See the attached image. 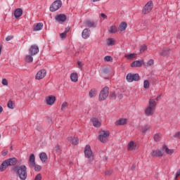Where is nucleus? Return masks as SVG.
Returning <instances> with one entry per match:
<instances>
[{"label":"nucleus","mask_w":180,"mask_h":180,"mask_svg":"<svg viewBox=\"0 0 180 180\" xmlns=\"http://www.w3.org/2000/svg\"><path fill=\"white\" fill-rule=\"evenodd\" d=\"M69 140L74 146H77L79 143L78 138H70Z\"/></svg>","instance_id":"obj_32"},{"label":"nucleus","mask_w":180,"mask_h":180,"mask_svg":"<svg viewBox=\"0 0 180 180\" xmlns=\"http://www.w3.org/2000/svg\"><path fill=\"white\" fill-rule=\"evenodd\" d=\"M127 150L128 151H134L137 150V145L134 143V141H131L128 143Z\"/></svg>","instance_id":"obj_12"},{"label":"nucleus","mask_w":180,"mask_h":180,"mask_svg":"<svg viewBox=\"0 0 180 180\" xmlns=\"http://www.w3.org/2000/svg\"><path fill=\"white\" fill-rule=\"evenodd\" d=\"M157 109V101L154 98H150L148 101V105L145 109L146 116H153Z\"/></svg>","instance_id":"obj_2"},{"label":"nucleus","mask_w":180,"mask_h":180,"mask_svg":"<svg viewBox=\"0 0 180 180\" xmlns=\"http://www.w3.org/2000/svg\"><path fill=\"white\" fill-rule=\"evenodd\" d=\"M89 95L91 98H95V96H96V91H90Z\"/></svg>","instance_id":"obj_42"},{"label":"nucleus","mask_w":180,"mask_h":180,"mask_svg":"<svg viewBox=\"0 0 180 180\" xmlns=\"http://www.w3.org/2000/svg\"><path fill=\"white\" fill-rule=\"evenodd\" d=\"M111 99H116V92L112 91L110 93Z\"/></svg>","instance_id":"obj_48"},{"label":"nucleus","mask_w":180,"mask_h":180,"mask_svg":"<svg viewBox=\"0 0 180 180\" xmlns=\"http://www.w3.org/2000/svg\"><path fill=\"white\" fill-rule=\"evenodd\" d=\"M56 22H65L67 20V16L64 14H59L55 17Z\"/></svg>","instance_id":"obj_15"},{"label":"nucleus","mask_w":180,"mask_h":180,"mask_svg":"<svg viewBox=\"0 0 180 180\" xmlns=\"http://www.w3.org/2000/svg\"><path fill=\"white\" fill-rule=\"evenodd\" d=\"M1 51H2V46H0V55H1Z\"/></svg>","instance_id":"obj_63"},{"label":"nucleus","mask_w":180,"mask_h":180,"mask_svg":"<svg viewBox=\"0 0 180 180\" xmlns=\"http://www.w3.org/2000/svg\"><path fill=\"white\" fill-rule=\"evenodd\" d=\"M61 6H63L61 0H56L51 5L49 10L51 12H56V11H58Z\"/></svg>","instance_id":"obj_5"},{"label":"nucleus","mask_w":180,"mask_h":180,"mask_svg":"<svg viewBox=\"0 0 180 180\" xmlns=\"http://www.w3.org/2000/svg\"><path fill=\"white\" fill-rule=\"evenodd\" d=\"M151 127L150 125H146L144 127L142 128L141 131L142 133H146L148 130H150Z\"/></svg>","instance_id":"obj_39"},{"label":"nucleus","mask_w":180,"mask_h":180,"mask_svg":"<svg viewBox=\"0 0 180 180\" xmlns=\"http://www.w3.org/2000/svg\"><path fill=\"white\" fill-rule=\"evenodd\" d=\"M160 98H161V95L158 96L157 98L155 99H153V100L155 102L156 101H158V99H160Z\"/></svg>","instance_id":"obj_55"},{"label":"nucleus","mask_w":180,"mask_h":180,"mask_svg":"<svg viewBox=\"0 0 180 180\" xmlns=\"http://www.w3.org/2000/svg\"><path fill=\"white\" fill-rule=\"evenodd\" d=\"M91 36V30L89 29H84L82 33V37L83 39H89Z\"/></svg>","instance_id":"obj_16"},{"label":"nucleus","mask_w":180,"mask_h":180,"mask_svg":"<svg viewBox=\"0 0 180 180\" xmlns=\"http://www.w3.org/2000/svg\"><path fill=\"white\" fill-rule=\"evenodd\" d=\"M33 56L32 54L27 55L25 58V63H33Z\"/></svg>","instance_id":"obj_29"},{"label":"nucleus","mask_w":180,"mask_h":180,"mask_svg":"<svg viewBox=\"0 0 180 180\" xmlns=\"http://www.w3.org/2000/svg\"><path fill=\"white\" fill-rule=\"evenodd\" d=\"M117 32V27L115 25H112L110 27L109 33H112V34Z\"/></svg>","instance_id":"obj_33"},{"label":"nucleus","mask_w":180,"mask_h":180,"mask_svg":"<svg viewBox=\"0 0 180 180\" xmlns=\"http://www.w3.org/2000/svg\"><path fill=\"white\" fill-rule=\"evenodd\" d=\"M77 65H78V68H79V70H82V67H84V65H85V64L82 62V61H77Z\"/></svg>","instance_id":"obj_44"},{"label":"nucleus","mask_w":180,"mask_h":180,"mask_svg":"<svg viewBox=\"0 0 180 180\" xmlns=\"http://www.w3.org/2000/svg\"><path fill=\"white\" fill-rule=\"evenodd\" d=\"M8 167H10L8 161L6 160L3 161V162L0 165V172H4V171H6Z\"/></svg>","instance_id":"obj_17"},{"label":"nucleus","mask_w":180,"mask_h":180,"mask_svg":"<svg viewBox=\"0 0 180 180\" xmlns=\"http://www.w3.org/2000/svg\"><path fill=\"white\" fill-rule=\"evenodd\" d=\"M84 157L86 158H92V157H94V153L89 145H86L84 148Z\"/></svg>","instance_id":"obj_7"},{"label":"nucleus","mask_w":180,"mask_h":180,"mask_svg":"<svg viewBox=\"0 0 180 180\" xmlns=\"http://www.w3.org/2000/svg\"><path fill=\"white\" fill-rule=\"evenodd\" d=\"M169 54V49H165L160 52V56H168Z\"/></svg>","instance_id":"obj_36"},{"label":"nucleus","mask_w":180,"mask_h":180,"mask_svg":"<svg viewBox=\"0 0 180 180\" xmlns=\"http://www.w3.org/2000/svg\"><path fill=\"white\" fill-rule=\"evenodd\" d=\"M29 53L32 56H36L39 53V46L37 45H32L29 49Z\"/></svg>","instance_id":"obj_9"},{"label":"nucleus","mask_w":180,"mask_h":180,"mask_svg":"<svg viewBox=\"0 0 180 180\" xmlns=\"http://www.w3.org/2000/svg\"><path fill=\"white\" fill-rule=\"evenodd\" d=\"M39 157L42 162H47V160H49L47 154L44 152L39 153Z\"/></svg>","instance_id":"obj_22"},{"label":"nucleus","mask_w":180,"mask_h":180,"mask_svg":"<svg viewBox=\"0 0 180 180\" xmlns=\"http://www.w3.org/2000/svg\"><path fill=\"white\" fill-rule=\"evenodd\" d=\"M46 105L52 106V105H54V103L56 102V97L54 96H49L46 97Z\"/></svg>","instance_id":"obj_10"},{"label":"nucleus","mask_w":180,"mask_h":180,"mask_svg":"<svg viewBox=\"0 0 180 180\" xmlns=\"http://www.w3.org/2000/svg\"><path fill=\"white\" fill-rule=\"evenodd\" d=\"M85 25L87 27H95V22L91 20H86Z\"/></svg>","instance_id":"obj_31"},{"label":"nucleus","mask_w":180,"mask_h":180,"mask_svg":"<svg viewBox=\"0 0 180 180\" xmlns=\"http://www.w3.org/2000/svg\"><path fill=\"white\" fill-rule=\"evenodd\" d=\"M125 58L127 60H134L137 57V54L136 53H127L124 55Z\"/></svg>","instance_id":"obj_26"},{"label":"nucleus","mask_w":180,"mask_h":180,"mask_svg":"<svg viewBox=\"0 0 180 180\" xmlns=\"http://www.w3.org/2000/svg\"><path fill=\"white\" fill-rule=\"evenodd\" d=\"M110 133L108 130H101L99 131L98 139L101 143H108Z\"/></svg>","instance_id":"obj_3"},{"label":"nucleus","mask_w":180,"mask_h":180,"mask_svg":"<svg viewBox=\"0 0 180 180\" xmlns=\"http://www.w3.org/2000/svg\"><path fill=\"white\" fill-rule=\"evenodd\" d=\"M143 65H144V60H135L131 64V67L132 68H137V67H141Z\"/></svg>","instance_id":"obj_14"},{"label":"nucleus","mask_w":180,"mask_h":180,"mask_svg":"<svg viewBox=\"0 0 180 180\" xmlns=\"http://www.w3.org/2000/svg\"><path fill=\"white\" fill-rule=\"evenodd\" d=\"M23 15V11L21 8H17L14 11V16L16 19H19Z\"/></svg>","instance_id":"obj_19"},{"label":"nucleus","mask_w":180,"mask_h":180,"mask_svg":"<svg viewBox=\"0 0 180 180\" xmlns=\"http://www.w3.org/2000/svg\"><path fill=\"white\" fill-rule=\"evenodd\" d=\"M91 122L93 123V126H94V127H101L102 124L96 117L91 118Z\"/></svg>","instance_id":"obj_18"},{"label":"nucleus","mask_w":180,"mask_h":180,"mask_svg":"<svg viewBox=\"0 0 180 180\" xmlns=\"http://www.w3.org/2000/svg\"><path fill=\"white\" fill-rule=\"evenodd\" d=\"M134 168H136V166L132 165V167H131V169H132V171H133V169H134Z\"/></svg>","instance_id":"obj_62"},{"label":"nucleus","mask_w":180,"mask_h":180,"mask_svg":"<svg viewBox=\"0 0 180 180\" xmlns=\"http://www.w3.org/2000/svg\"><path fill=\"white\" fill-rule=\"evenodd\" d=\"M126 78L128 82H133V81H140V75H139V74L129 73L127 75Z\"/></svg>","instance_id":"obj_6"},{"label":"nucleus","mask_w":180,"mask_h":180,"mask_svg":"<svg viewBox=\"0 0 180 180\" xmlns=\"http://www.w3.org/2000/svg\"><path fill=\"white\" fill-rule=\"evenodd\" d=\"M143 87L146 89H148V88H150V82H148V80H145L143 82Z\"/></svg>","instance_id":"obj_40"},{"label":"nucleus","mask_w":180,"mask_h":180,"mask_svg":"<svg viewBox=\"0 0 180 180\" xmlns=\"http://www.w3.org/2000/svg\"><path fill=\"white\" fill-rule=\"evenodd\" d=\"M2 110H4V108L0 105V113H2Z\"/></svg>","instance_id":"obj_60"},{"label":"nucleus","mask_w":180,"mask_h":180,"mask_svg":"<svg viewBox=\"0 0 180 180\" xmlns=\"http://www.w3.org/2000/svg\"><path fill=\"white\" fill-rule=\"evenodd\" d=\"M126 29H127V23L124 22H121V24L119 26V30H120V32H124Z\"/></svg>","instance_id":"obj_28"},{"label":"nucleus","mask_w":180,"mask_h":180,"mask_svg":"<svg viewBox=\"0 0 180 180\" xmlns=\"http://www.w3.org/2000/svg\"><path fill=\"white\" fill-rule=\"evenodd\" d=\"M174 139H177L178 140H180V131H176L174 135L173 136Z\"/></svg>","instance_id":"obj_45"},{"label":"nucleus","mask_w":180,"mask_h":180,"mask_svg":"<svg viewBox=\"0 0 180 180\" xmlns=\"http://www.w3.org/2000/svg\"><path fill=\"white\" fill-rule=\"evenodd\" d=\"M101 16L103 18V19H108V15L105 13H101Z\"/></svg>","instance_id":"obj_52"},{"label":"nucleus","mask_w":180,"mask_h":180,"mask_svg":"<svg viewBox=\"0 0 180 180\" xmlns=\"http://www.w3.org/2000/svg\"><path fill=\"white\" fill-rule=\"evenodd\" d=\"M108 160V157L105 156L103 158V161H106Z\"/></svg>","instance_id":"obj_61"},{"label":"nucleus","mask_w":180,"mask_h":180,"mask_svg":"<svg viewBox=\"0 0 180 180\" xmlns=\"http://www.w3.org/2000/svg\"><path fill=\"white\" fill-rule=\"evenodd\" d=\"M33 29L35 32H37L39 30H41L43 29V22H39L36 25L33 27Z\"/></svg>","instance_id":"obj_27"},{"label":"nucleus","mask_w":180,"mask_h":180,"mask_svg":"<svg viewBox=\"0 0 180 180\" xmlns=\"http://www.w3.org/2000/svg\"><path fill=\"white\" fill-rule=\"evenodd\" d=\"M65 32H66V34L68 33V32H70V27H67Z\"/></svg>","instance_id":"obj_58"},{"label":"nucleus","mask_w":180,"mask_h":180,"mask_svg":"<svg viewBox=\"0 0 180 180\" xmlns=\"http://www.w3.org/2000/svg\"><path fill=\"white\" fill-rule=\"evenodd\" d=\"M98 1H101V0H93V2H98Z\"/></svg>","instance_id":"obj_64"},{"label":"nucleus","mask_w":180,"mask_h":180,"mask_svg":"<svg viewBox=\"0 0 180 180\" xmlns=\"http://www.w3.org/2000/svg\"><path fill=\"white\" fill-rule=\"evenodd\" d=\"M6 160H7V162L8 163V165L10 167H13V165L18 164V159H16L15 158H9Z\"/></svg>","instance_id":"obj_20"},{"label":"nucleus","mask_w":180,"mask_h":180,"mask_svg":"<svg viewBox=\"0 0 180 180\" xmlns=\"http://www.w3.org/2000/svg\"><path fill=\"white\" fill-rule=\"evenodd\" d=\"M151 157H162L164 155V153L160 150H153L150 153Z\"/></svg>","instance_id":"obj_13"},{"label":"nucleus","mask_w":180,"mask_h":180,"mask_svg":"<svg viewBox=\"0 0 180 180\" xmlns=\"http://www.w3.org/2000/svg\"><path fill=\"white\" fill-rule=\"evenodd\" d=\"M109 96V91H101L99 94L98 99L99 101H105L106 98Z\"/></svg>","instance_id":"obj_11"},{"label":"nucleus","mask_w":180,"mask_h":180,"mask_svg":"<svg viewBox=\"0 0 180 180\" xmlns=\"http://www.w3.org/2000/svg\"><path fill=\"white\" fill-rule=\"evenodd\" d=\"M115 43L116 41L113 38H108L106 41L107 46H115Z\"/></svg>","instance_id":"obj_30"},{"label":"nucleus","mask_w":180,"mask_h":180,"mask_svg":"<svg viewBox=\"0 0 180 180\" xmlns=\"http://www.w3.org/2000/svg\"><path fill=\"white\" fill-rule=\"evenodd\" d=\"M153 139H154V141H156L157 143H158V141H160L161 140V136H160V134H155L153 136Z\"/></svg>","instance_id":"obj_37"},{"label":"nucleus","mask_w":180,"mask_h":180,"mask_svg":"<svg viewBox=\"0 0 180 180\" xmlns=\"http://www.w3.org/2000/svg\"><path fill=\"white\" fill-rule=\"evenodd\" d=\"M32 167H34V171H37V172H39V171H41V166L39 165L34 164V166H32Z\"/></svg>","instance_id":"obj_41"},{"label":"nucleus","mask_w":180,"mask_h":180,"mask_svg":"<svg viewBox=\"0 0 180 180\" xmlns=\"http://www.w3.org/2000/svg\"><path fill=\"white\" fill-rule=\"evenodd\" d=\"M66 109H68V103L67 101H65L62 103L60 110L62 112H64Z\"/></svg>","instance_id":"obj_34"},{"label":"nucleus","mask_w":180,"mask_h":180,"mask_svg":"<svg viewBox=\"0 0 180 180\" xmlns=\"http://www.w3.org/2000/svg\"><path fill=\"white\" fill-rule=\"evenodd\" d=\"M146 50H147V46H146V45H142L141 46V49H140V52L141 53H144L145 51H146Z\"/></svg>","instance_id":"obj_46"},{"label":"nucleus","mask_w":180,"mask_h":180,"mask_svg":"<svg viewBox=\"0 0 180 180\" xmlns=\"http://www.w3.org/2000/svg\"><path fill=\"white\" fill-rule=\"evenodd\" d=\"M105 175H110V171L107 170V171L105 172Z\"/></svg>","instance_id":"obj_57"},{"label":"nucleus","mask_w":180,"mask_h":180,"mask_svg":"<svg viewBox=\"0 0 180 180\" xmlns=\"http://www.w3.org/2000/svg\"><path fill=\"white\" fill-rule=\"evenodd\" d=\"M12 39H13V36H8V37L6 38V41H11V40H12Z\"/></svg>","instance_id":"obj_51"},{"label":"nucleus","mask_w":180,"mask_h":180,"mask_svg":"<svg viewBox=\"0 0 180 180\" xmlns=\"http://www.w3.org/2000/svg\"><path fill=\"white\" fill-rule=\"evenodd\" d=\"M8 108L9 109H14L15 108V103L12 101H9L7 104Z\"/></svg>","instance_id":"obj_38"},{"label":"nucleus","mask_w":180,"mask_h":180,"mask_svg":"<svg viewBox=\"0 0 180 180\" xmlns=\"http://www.w3.org/2000/svg\"><path fill=\"white\" fill-rule=\"evenodd\" d=\"M117 126H124L127 124V120L126 118H120L116 121Z\"/></svg>","instance_id":"obj_21"},{"label":"nucleus","mask_w":180,"mask_h":180,"mask_svg":"<svg viewBox=\"0 0 180 180\" xmlns=\"http://www.w3.org/2000/svg\"><path fill=\"white\" fill-rule=\"evenodd\" d=\"M163 150H165L166 154H168L169 155H172L173 153H174L175 150L174 149H169L168 148V146L167 145H163L162 147Z\"/></svg>","instance_id":"obj_23"},{"label":"nucleus","mask_w":180,"mask_h":180,"mask_svg":"<svg viewBox=\"0 0 180 180\" xmlns=\"http://www.w3.org/2000/svg\"><path fill=\"white\" fill-rule=\"evenodd\" d=\"M117 97L118 99H123V94H119Z\"/></svg>","instance_id":"obj_54"},{"label":"nucleus","mask_w":180,"mask_h":180,"mask_svg":"<svg viewBox=\"0 0 180 180\" xmlns=\"http://www.w3.org/2000/svg\"><path fill=\"white\" fill-rule=\"evenodd\" d=\"M29 162L31 167H34V164H36V158L34 157V154L32 153L30 155Z\"/></svg>","instance_id":"obj_24"},{"label":"nucleus","mask_w":180,"mask_h":180,"mask_svg":"<svg viewBox=\"0 0 180 180\" xmlns=\"http://www.w3.org/2000/svg\"><path fill=\"white\" fill-rule=\"evenodd\" d=\"M60 39H65V37H67V32L60 34Z\"/></svg>","instance_id":"obj_47"},{"label":"nucleus","mask_w":180,"mask_h":180,"mask_svg":"<svg viewBox=\"0 0 180 180\" xmlns=\"http://www.w3.org/2000/svg\"><path fill=\"white\" fill-rule=\"evenodd\" d=\"M154 8V4H153V1H149L147 4L143 6L142 9L143 15H148Z\"/></svg>","instance_id":"obj_4"},{"label":"nucleus","mask_w":180,"mask_h":180,"mask_svg":"<svg viewBox=\"0 0 180 180\" xmlns=\"http://www.w3.org/2000/svg\"><path fill=\"white\" fill-rule=\"evenodd\" d=\"M56 150H60V146L57 145V146H56Z\"/></svg>","instance_id":"obj_59"},{"label":"nucleus","mask_w":180,"mask_h":180,"mask_svg":"<svg viewBox=\"0 0 180 180\" xmlns=\"http://www.w3.org/2000/svg\"><path fill=\"white\" fill-rule=\"evenodd\" d=\"M1 84H2V85L7 86L8 85V80L6 79H3L2 81H1Z\"/></svg>","instance_id":"obj_49"},{"label":"nucleus","mask_w":180,"mask_h":180,"mask_svg":"<svg viewBox=\"0 0 180 180\" xmlns=\"http://www.w3.org/2000/svg\"><path fill=\"white\" fill-rule=\"evenodd\" d=\"M13 171H16L17 175L20 180H26L27 178V167L22 165L13 167Z\"/></svg>","instance_id":"obj_1"},{"label":"nucleus","mask_w":180,"mask_h":180,"mask_svg":"<svg viewBox=\"0 0 180 180\" xmlns=\"http://www.w3.org/2000/svg\"><path fill=\"white\" fill-rule=\"evenodd\" d=\"M70 79L72 82H78V73L73 72L70 75Z\"/></svg>","instance_id":"obj_25"},{"label":"nucleus","mask_w":180,"mask_h":180,"mask_svg":"<svg viewBox=\"0 0 180 180\" xmlns=\"http://www.w3.org/2000/svg\"><path fill=\"white\" fill-rule=\"evenodd\" d=\"M46 70L44 69L38 71V72L35 76V79H38V80L43 79V78L46 77Z\"/></svg>","instance_id":"obj_8"},{"label":"nucleus","mask_w":180,"mask_h":180,"mask_svg":"<svg viewBox=\"0 0 180 180\" xmlns=\"http://www.w3.org/2000/svg\"><path fill=\"white\" fill-rule=\"evenodd\" d=\"M103 91H109V87L105 86V87L103 89Z\"/></svg>","instance_id":"obj_56"},{"label":"nucleus","mask_w":180,"mask_h":180,"mask_svg":"<svg viewBox=\"0 0 180 180\" xmlns=\"http://www.w3.org/2000/svg\"><path fill=\"white\" fill-rule=\"evenodd\" d=\"M8 154V151H3L1 153V155H3V157H5V155H6Z\"/></svg>","instance_id":"obj_53"},{"label":"nucleus","mask_w":180,"mask_h":180,"mask_svg":"<svg viewBox=\"0 0 180 180\" xmlns=\"http://www.w3.org/2000/svg\"><path fill=\"white\" fill-rule=\"evenodd\" d=\"M154 65V60L150 59L148 63H145V67H153Z\"/></svg>","instance_id":"obj_35"},{"label":"nucleus","mask_w":180,"mask_h":180,"mask_svg":"<svg viewBox=\"0 0 180 180\" xmlns=\"http://www.w3.org/2000/svg\"><path fill=\"white\" fill-rule=\"evenodd\" d=\"M34 180H41V174H38L35 178Z\"/></svg>","instance_id":"obj_50"},{"label":"nucleus","mask_w":180,"mask_h":180,"mask_svg":"<svg viewBox=\"0 0 180 180\" xmlns=\"http://www.w3.org/2000/svg\"><path fill=\"white\" fill-rule=\"evenodd\" d=\"M104 61H113V58H112V56H107L105 57H104Z\"/></svg>","instance_id":"obj_43"}]
</instances>
